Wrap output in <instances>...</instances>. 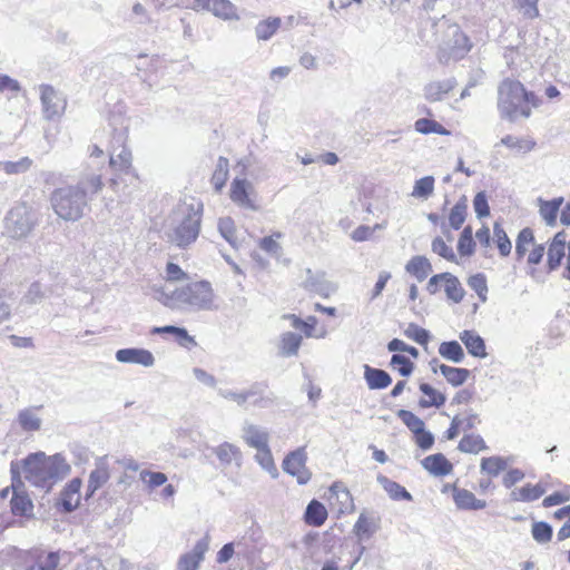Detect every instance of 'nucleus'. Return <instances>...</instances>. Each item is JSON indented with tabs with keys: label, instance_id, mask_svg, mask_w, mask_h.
Listing matches in <instances>:
<instances>
[{
	"label": "nucleus",
	"instance_id": "obj_46",
	"mask_svg": "<svg viewBox=\"0 0 570 570\" xmlns=\"http://www.w3.org/2000/svg\"><path fill=\"white\" fill-rule=\"evenodd\" d=\"M109 478L110 475L107 468L101 466L91 471L87 485V495H92L98 489L108 482Z\"/></svg>",
	"mask_w": 570,
	"mask_h": 570
},
{
	"label": "nucleus",
	"instance_id": "obj_47",
	"mask_svg": "<svg viewBox=\"0 0 570 570\" xmlns=\"http://www.w3.org/2000/svg\"><path fill=\"white\" fill-rule=\"evenodd\" d=\"M218 230L232 247L237 248L239 246L235 223L230 217H223L218 220Z\"/></svg>",
	"mask_w": 570,
	"mask_h": 570
},
{
	"label": "nucleus",
	"instance_id": "obj_62",
	"mask_svg": "<svg viewBox=\"0 0 570 570\" xmlns=\"http://www.w3.org/2000/svg\"><path fill=\"white\" fill-rule=\"evenodd\" d=\"M493 234L498 249H511V242L505 230L499 223L494 224Z\"/></svg>",
	"mask_w": 570,
	"mask_h": 570
},
{
	"label": "nucleus",
	"instance_id": "obj_52",
	"mask_svg": "<svg viewBox=\"0 0 570 570\" xmlns=\"http://www.w3.org/2000/svg\"><path fill=\"white\" fill-rule=\"evenodd\" d=\"M139 478L149 490L161 487L167 482V475L165 473L149 470H142Z\"/></svg>",
	"mask_w": 570,
	"mask_h": 570
},
{
	"label": "nucleus",
	"instance_id": "obj_43",
	"mask_svg": "<svg viewBox=\"0 0 570 570\" xmlns=\"http://www.w3.org/2000/svg\"><path fill=\"white\" fill-rule=\"evenodd\" d=\"M500 142L508 148L517 149L522 154L530 153L537 146V142L531 138H519L512 135L504 136Z\"/></svg>",
	"mask_w": 570,
	"mask_h": 570
},
{
	"label": "nucleus",
	"instance_id": "obj_37",
	"mask_svg": "<svg viewBox=\"0 0 570 570\" xmlns=\"http://www.w3.org/2000/svg\"><path fill=\"white\" fill-rule=\"evenodd\" d=\"M377 529V523L373 517L362 512L353 527L354 534L360 538H370Z\"/></svg>",
	"mask_w": 570,
	"mask_h": 570
},
{
	"label": "nucleus",
	"instance_id": "obj_53",
	"mask_svg": "<svg viewBox=\"0 0 570 570\" xmlns=\"http://www.w3.org/2000/svg\"><path fill=\"white\" fill-rule=\"evenodd\" d=\"M257 454H256V460L258 461V463L266 470L268 471L272 476H277L278 475V471H277V468H276V464L274 462V459H273V455H272V452L268 448V445H266V448L264 449H257Z\"/></svg>",
	"mask_w": 570,
	"mask_h": 570
},
{
	"label": "nucleus",
	"instance_id": "obj_17",
	"mask_svg": "<svg viewBox=\"0 0 570 570\" xmlns=\"http://www.w3.org/2000/svg\"><path fill=\"white\" fill-rule=\"evenodd\" d=\"M19 487L12 483V497L10 511L14 517L31 518L33 515V503L27 492L20 490L22 483L18 480Z\"/></svg>",
	"mask_w": 570,
	"mask_h": 570
},
{
	"label": "nucleus",
	"instance_id": "obj_26",
	"mask_svg": "<svg viewBox=\"0 0 570 570\" xmlns=\"http://www.w3.org/2000/svg\"><path fill=\"white\" fill-rule=\"evenodd\" d=\"M456 85L454 78L442 81H432L424 87V97L426 100L435 102L441 101Z\"/></svg>",
	"mask_w": 570,
	"mask_h": 570
},
{
	"label": "nucleus",
	"instance_id": "obj_35",
	"mask_svg": "<svg viewBox=\"0 0 570 570\" xmlns=\"http://www.w3.org/2000/svg\"><path fill=\"white\" fill-rule=\"evenodd\" d=\"M244 441L250 448L264 449L268 445V433L256 425H248L244 429Z\"/></svg>",
	"mask_w": 570,
	"mask_h": 570
},
{
	"label": "nucleus",
	"instance_id": "obj_14",
	"mask_svg": "<svg viewBox=\"0 0 570 570\" xmlns=\"http://www.w3.org/2000/svg\"><path fill=\"white\" fill-rule=\"evenodd\" d=\"M306 452L304 449H297L288 453L283 461V469L286 473L296 478L299 484H305L311 480L312 473L306 468Z\"/></svg>",
	"mask_w": 570,
	"mask_h": 570
},
{
	"label": "nucleus",
	"instance_id": "obj_10",
	"mask_svg": "<svg viewBox=\"0 0 570 570\" xmlns=\"http://www.w3.org/2000/svg\"><path fill=\"white\" fill-rule=\"evenodd\" d=\"M441 288L444 289L446 297L453 303H461L464 298L465 291L462 284L451 273L436 274L429 279L426 289L430 294H435Z\"/></svg>",
	"mask_w": 570,
	"mask_h": 570
},
{
	"label": "nucleus",
	"instance_id": "obj_9",
	"mask_svg": "<svg viewBox=\"0 0 570 570\" xmlns=\"http://www.w3.org/2000/svg\"><path fill=\"white\" fill-rule=\"evenodd\" d=\"M396 416L411 431L413 441L421 450H430L434 444L433 434L426 430L424 421L409 410H399Z\"/></svg>",
	"mask_w": 570,
	"mask_h": 570
},
{
	"label": "nucleus",
	"instance_id": "obj_59",
	"mask_svg": "<svg viewBox=\"0 0 570 570\" xmlns=\"http://www.w3.org/2000/svg\"><path fill=\"white\" fill-rule=\"evenodd\" d=\"M570 500V488L567 487L560 491H556L552 494L546 497L542 501L544 508L562 504Z\"/></svg>",
	"mask_w": 570,
	"mask_h": 570
},
{
	"label": "nucleus",
	"instance_id": "obj_55",
	"mask_svg": "<svg viewBox=\"0 0 570 570\" xmlns=\"http://www.w3.org/2000/svg\"><path fill=\"white\" fill-rule=\"evenodd\" d=\"M32 163V159L29 157H22L17 161H4L3 171L8 175L22 174L30 169Z\"/></svg>",
	"mask_w": 570,
	"mask_h": 570
},
{
	"label": "nucleus",
	"instance_id": "obj_41",
	"mask_svg": "<svg viewBox=\"0 0 570 570\" xmlns=\"http://www.w3.org/2000/svg\"><path fill=\"white\" fill-rule=\"evenodd\" d=\"M302 344V336L293 333L286 332L281 336L279 348L281 353L285 356L296 355L299 346Z\"/></svg>",
	"mask_w": 570,
	"mask_h": 570
},
{
	"label": "nucleus",
	"instance_id": "obj_38",
	"mask_svg": "<svg viewBox=\"0 0 570 570\" xmlns=\"http://www.w3.org/2000/svg\"><path fill=\"white\" fill-rule=\"evenodd\" d=\"M458 449L464 453L478 454L482 451H485L488 446L481 435L472 433L464 435L460 440Z\"/></svg>",
	"mask_w": 570,
	"mask_h": 570
},
{
	"label": "nucleus",
	"instance_id": "obj_7",
	"mask_svg": "<svg viewBox=\"0 0 570 570\" xmlns=\"http://www.w3.org/2000/svg\"><path fill=\"white\" fill-rule=\"evenodd\" d=\"M173 296L183 304L202 309L210 308L214 303V291L207 281L189 283L177 288Z\"/></svg>",
	"mask_w": 570,
	"mask_h": 570
},
{
	"label": "nucleus",
	"instance_id": "obj_24",
	"mask_svg": "<svg viewBox=\"0 0 570 570\" xmlns=\"http://www.w3.org/2000/svg\"><path fill=\"white\" fill-rule=\"evenodd\" d=\"M208 549L206 539L198 541L193 552L183 554L178 561V570H198L199 563L204 559V554Z\"/></svg>",
	"mask_w": 570,
	"mask_h": 570
},
{
	"label": "nucleus",
	"instance_id": "obj_8",
	"mask_svg": "<svg viewBox=\"0 0 570 570\" xmlns=\"http://www.w3.org/2000/svg\"><path fill=\"white\" fill-rule=\"evenodd\" d=\"M14 564L24 566L26 570H60V553L35 548L26 551Z\"/></svg>",
	"mask_w": 570,
	"mask_h": 570
},
{
	"label": "nucleus",
	"instance_id": "obj_54",
	"mask_svg": "<svg viewBox=\"0 0 570 570\" xmlns=\"http://www.w3.org/2000/svg\"><path fill=\"white\" fill-rule=\"evenodd\" d=\"M466 215L465 199L458 202L450 212L449 223L452 228L459 229L463 225Z\"/></svg>",
	"mask_w": 570,
	"mask_h": 570
},
{
	"label": "nucleus",
	"instance_id": "obj_23",
	"mask_svg": "<svg viewBox=\"0 0 570 570\" xmlns=\"http://www.w3.org/2000/svg\"><path fill=\"white\" fill-rule=\"evenodd\" d=\"M117 361L121 363H136L144 366H151L155 362L154 355L144 348H122L116 353Z\"/></svg>",
	"mask_w": 570,
	"mask_h": 570
},
{
	"label": "nucleus",
	"instance_id": "obj_30",
	"mask_svg": "<svg viewBox=\"0 0 570 570\" xmlns=\"http://www.w3.org/2000/svg\"><path fill=\"white\" fill-rule=\"evenodd\" d=\"M75 187L85 191V198L87 199L88 194H97L101 189V174L95 169L88 168L81 175L78 184Z\"/></svg>",
	"mask_w": 570,
	"mask_h": 570
},
{
	"label": "nucleus",
	"instance_id": "obj_33",
	"mask_svg": "<svg viewBox=\"0 0 570 570\" xmlns=\"http://www.w3.org/2000/svg\"><path fill=\"white\" fill-rule=\"evenodd\" d=\"M507 468L508 460L499 455L482 458L480 462L481 472L490 478L499 476Z\"/></svg>",
	"mask_w": 570,
	"mask_h": 570
},
{
	"label": "nucleus",
	"instance_id": "obj_64",
	"mask_svg": "<svg viewBox=\"0 0 570 570\" xmlns=\"http://www.w3.org/2000/svg\"><path fill=\"white\" fill-rule=\"evenodd\" d=\"M376 228H381V225H375L374 227H370V226H365V225L358 226L352 233V238L356 242L366 240L373 235V233Z\"/></svg>",
	"mask_w": 570,
	"mask_h": 570
},
{
	"label": "nucleus",
	"instance_id": "obj_48",
	"mask_svg": "<svg viewBox=\"0 0 570 570\" xmlns=\"http://www.w3.org/2000/svg\"><path fill=\"white\" fill-rule=\"evenodd\" d=\"M404 335L413 342L426 346L430 342V333L415 323H410L403 331Z\"/></svg>",
	"mask_w": 570,
	"mask_h": 570
},
{
	"label": "nucleus",
	"instance_id": "obj_44",
	"mask_svg": "<svg viewBox=\"0 0 570 570\" xmlns=\"http://www.w3.org/2000/svg\"><path fill=\"white\" fill-rule=\"evenodd\" d=\"M229 173V161L226 157L220 156L217 160L216 168L212 176V184L217 191L224 187Z\"/></svg>",
	"mask_w": 570,
	"mask_h": 570
},
{
	"label": "nucleus",
	"instance_id": "obj_51",
	"mask_svg": "<svg viewBox=\"0 0 570 570\" xmlns=\"http://www.w3.org/2000/svg\"><path fill=\"white\" fill-rule=\"evenodd\" d=\"M434 190L433 176H425L417 179L414 184L412 196L426 199Z\"/></svg>",
	"mask_w": 570,
	"mask_h": 570
},
{
	"label": "nucleus",
	"instance_id": "obj_1",
	"mask_svg": "<svg viewBox=\"0 0 570 570\" xmlns=\"http://www.w3.org/2000/svg\"><path fill=\"white\" fill-rule=\"evenodd\" d=\"M542 100L528 91L519 80L507 78L498 87V109L502 118L515 121L520 117L529 118L532 108H538Z\"/></svg>",
	"mask_w": 570,
	"mask_h": 570
},
{
	"label": "nucleus",
	"instance_id": "obj_42",
	"mask_svg": "<svg viewBox=\"0 0 570 570\" xmlns=\"http://www.w3.org/2000/svg\"><path fill=\"white\" fill-rule=\"evenodd\" d=\"M439 354L449 361L460 363L464 358V351L456 341L443 342L439 346Z\"/></svg>",
	"mask_w": 570,
	"mask_h": 570
},
{
	"label": "nucleus",
	"instance_id": "obj_60",
	"mask_svg": "<svg viewBox=\"0 0 570 570\" xmlns=\"http://www.w3.org/2000/svg\"><path fill=\"white\" fill-rule=\"evenodd\" d=\"M473 207L479 218L490 215V207L484 191H480L475 195L473 199Z\"/></svg>",
	"mask_w": 570,
	"mask_h": 570
},
{
	"label": "nucleus",
	"instance_id": "obj_11",
	"mask_svg": "<svg viewBox=\"0 0 570 570\" xmlns=\"http://www.w3.org/2000/svg\"><path fill=\"white\" fill-rule=\"evenodd\" d=\"M39 94L45 119L52 120L62 116L67 101L61 92L51 85L42 83L39 86Z\"/></svg>",
	"mask_w": 570,
	"mask_h": 570
},
{
	"label": "nucleus",
	"instance_id": "obj_13",
	"mask_svg": "<svg viewBox=\"0 0 570 570\" xmlns=\"http://www.w3.org/2000/svg\"><path fill=\"white\" fill-rule=\"evenodd\" d=\"M229 197L232 202L240 208L252 212L259 209L255 188L253 184L245 178H234L230 184Z\"/></svg>",
	"mask_w": 570,
	"mask_h": 570
},
{
	"label": "nucleus",
	"instance_id": "obj_39",
	"mask_svg": "<svg viewBox=\"0 0 570 570\" xmlns=\"http://www.w3.org/2000/svg\"><path fill=\"white\" fill-rule=\"evenodd\" d=\"M406 271L417 281H424L432 272V266L425 257L415 256L407 263Z\"/></svg>",
	"mask_w": 570,
	"mask_h": 570
},
{
	"label": "nucleus",
	"instance_id": "obj_3",
	"mask_svg": "<svg viewBox=\"0 0 570 570\" xmlns=\"http://www.w3.org/2000/svg\"><path fill=\"white\" fill-rule=\"evenodd\" d=\"M23 476L32 485L49 490L58 479L59 466L57 456L45 453L29 454L21 462Z\"/></svg>",
	"mask_w": 570,
	"mask_h": 570
},
{
	"label": "nucleus",
	"instance_id": "obj_25",
	"mask_svg": "<svg viewBox=\"0 0 570 570\" xmlns=\"http://www.w3.org/2000/svg\"><path fill=\"white\" fill-rule=\"evenodd\" d=\"M459 338L470 355L478 358L488 356L484 340L475 331L465 330L460 333Z\"/></svg>",
	"mask_w": 570,
	"mask_h": 570
},
{
	"label": "nucleus",
	"instance_id": "obj_50",
	"mask_svg": "<svg viewBox=\"0 0 570 570\" xmlns=\"http://www.w3.org/2000/svg\"><path fill=\"white\" fill-rule=\"evenodd\" d=\"M215 454L222 463L229 464L240 456V451L230 443H223L215 449Z\"/></svg>",
	"mask_w": 570,
	"mask_h": 570
},
{
	"label": "nucleus",
	"instance_id": "obj_31",
	"mask_svg": "<svg viewBox=\"0 0 570 570\" xmlns=\"http://www.w3.org/2000/svg\"><path fill=\"white\" fill-rule=\"evenodd\" d=\"M439 371L445 381L454 387L463 385L471 376L470 370L446 364H440Z\"/></svg>",
	"mask_w": 570,
	"mask_h": 570
},
{
	"label": "nucleus",
	"instance_id": "obj_4",
	"mask_svg": "<svg viewBox=\"0 0 570 570\" xmlns=\"http://www.w3.org/2000/svg\"><path fill=\"white\" fill-rule=\"evenodd\" d=\"M50 205L59 218L76 222L83 216L87 199L85 191L73 186H66L51 193Z\"/></svg>",
	"mask_w": 570,
	"mask_h": 570
},
{
	"label": "nucleus",
	"instance_id": "obj_6",
	"mask_svg": "<svg viewBox=\"0 0 570 570\" xmlns=\"http://www.w3.org/2000/svg\"><path fill=\"white\" fill-rule=\"evenodd\" d=\"M387 350L393 353L390 367L403 377H409L415 370L419 351L400 338H393L387 343Z\"/></svg>",
	"mask_w": 570,
	"mask_h": 570
},
{
	"label": "nucleus",
	"instance_id": "obj_49",
	"mask_svg": "<svg viewBox=\"0 0 570 570\" xmlns=\"http://www.w3.org/2000/svg\"><path fill=\"white\" fill-rule=\"evenodd\" d=\"M299 331H302L306 337L322 338L326 335L325 327L318 326V321L314 316H308L305 321H302Z\"/></svg>",
	"mask_w": 570,
	"mask_h": 570
},
{
	"label": "nucleus",
	"instance_id": "obj_5",
	"mask_svg": "<svg viewBox=\"0 0 570 570\" xmlns=\"http://www.w3.org/2000/svg\"><path fill=\"white\" fill-rule=\"evenodd\" d=\"M38 213L27 203H18L4 217V233L8 237H27L38 224Z\"/></svg>",
	"mask_w": 570,
	"mask_h": 570
},
{
	"label": "nucleus",
	"instance_id": "obj_34",
	"mask_svg": "<svg viewBox=\"0 0 570 570\" xmlns=\"http://www.w3.org/2000/svg\"><path fill=\"white\" fill-rule=\"evenodd\" d=\"M377 480H379L380 484L382 485V488L384 489V491L389 494V497L392 500L412 501L411 493L404 487H402L400 483H397L393 480H390L389 478H386L384 475L379 476Z\"/></svg>",
	"mask_w": 570,
	"mask_h": 570
},
{
	"label": "nucleus",
	"instance_id": "obj_58",
	"mask_svg": "<svg viewBox=\"0 0 570 570\" xmlns=\"http://www.w3.org/2000/svg\"><path fill=\"white\" fill-rule=\"evenodd\" d=\"M532 537L539 543H547L552 538V528L543 522H534L532 524Z\"/></svg>",
	"mask_w": 570,
	"mask_h": 570
},
{
	"label": "nucleus",
	"instance_id": "obj_32",
	"mask_svg": "<svg viewBox=\"0 0 570 570\" xmlns=\"http://www.w3.org/2000/svg\"><path fill=\"white\" fill-rule=\"evenodd\" d=\"M151 334H169L175 337L177 343L180 346L184 347H191L196 345V342L193 336L188 334V332L185 328L173 326V325H166V326H158L154 327L150 331Z\"/></svg>",
	"mask_w": 570,
	"mask_h": 570
},
{
	"label": "nucleus",
	"instance_id": "obj_21",
	"mask_svg": "<svg viewBox=\"0 0 570 570\" xmlns=\"http://www.w3.org/2000/svg\"><path fill=\"white\" fill-rule=\"evenodd\" d=\"M82 482L79 478L70 480L60 494V505L66 512L76 510L81 501V489Z\"/></svg>",
	"mask_w": 570,
	"mask_h": 570
},
{
	"label": "nucleus",
	"instance_id": "obj_36",
	"mask_svg": "<svg viewBox=\"0 0 570 570\" xmlns=\"http://www.w3.org/2000/svg\"><path fill=\"white\" fill-rule=\"evenodd\" d=\"M540 202V215L548 226H554L557 223L558 212L560 206L563 203L562 197L553 198L551 200H542Z\"/></svg>",
	"mask_w": 570,
	"mask_h": 570
},
{
	"label": "nucleus",
	"instance_id": "obj_29",
	"mask_svg": "<svg viewBox=\"0 0 570 570\" xmlns=\"http://www.w3.org/2000/svg\"><path fill=\"white\" fill-rule=\"evenodd\" d=\"M328 517V512L323 503L312 500L305 510L304 521L311 527H322Z\"/></svg>",
	"mask_w": 570,
	"mask_h": 570
},
{
	"label": "nucleus",
	"instance_id": "obj_2",
	"mask_svg": "<svg viewBox=\"0 0 570 570\" xmlns=\"http://www.w3.org/2000/svg\"><path fill=\"white\" fill-rule=\"evenodd\" d=\"M203 203L195 198H185L174 208L167 236L178 247L188 246L199 235Z\"/></svg>",
	"mask_w": 570,
	"mask_h": 570
},
{
	"label": "nucleus",
	"instance_id": "obj_12",
	"mask_svg": "<svg viewBox=\"0 0 570 570\" xmlns=\"http://www.w3.org/2000/svg\"><path fill=\"white\" fill-rule=\"evenodd\" d=\"M127 136L124 131H116L111 139L109 150V166L120 173H128L131 168V151L126 147Z\"/></svg>",
	"mask_w": 570,
	"mask_h": 570
},
{
	"label": "nucleus",
	"instance_id": "obj_15",
	"mask_svg": "<svg viewBox=\"0 0 570 570\" xmlns=\"http://www.w3.org/2000/svg\"><path fill=\"white\" fill-rule=\"evenodd\" d=\"M449 491L452 493V499L460 510L476 511L483 510L487 507L485 500L478 499L472 491L460 488L456 483L445 484L443 487V493Z\"/></svg>",
	"mask_w": 570,
	"mask_h": 570
},
{
	"label": "nucleus",
	"instance_id": "obj_22",
	"mask_svg": "<svg viewBox=\"0 0 570 570\" xmlns=\"http://www.w3.org/2000/svg\"><path fill=\"white\" fill-rule=\"evenodd\" d=\"M422 466L434 476H445L453 471V464L443 453H434L422 460Z\"/></svg>",
	"mask_w": 570,
	"mask_h": 570
},
{
	"label": "nucleus",
	"instance_id": "obj_20",
	"mask_svg": "<svg viewBox=\"0 0 570 570\" xmlns=\"http://www.w3.org/2000/svg\"><path fill=\"white\" fill-rule=\"evenodd\" d=\"M446 32L448 36L451 37V40L446 45L451 50V55L455 59L464 57L472 47L469 38L461 31L458 24H449Z\"/></svg>",
	"mask_w": 570,
	"mask_h": 570
},
{
	"label": "nucleus",
	"instance_id": "obj_18",
	"mask_svg": "<svg viewBox=\"0 0 570 570\" xmlns=\"http://www.w3.org/2000/svg\"><path fill=\"white\" fill-rule=\"evenodd\" d=\"M328 501L336 507L340 513L351 512L354 508L353 497L342 482H334L330 487Z\"/></svg>",
	"mask_w": 570,
	"mask_h": 570
},
{
	"label": "nucleus",
	"instance_id": "obj_56",
	"mask_svg": "<svg viewBox=\"0 0 570 570\" xmlns=\"http://www.w3.org/2000/svg\"><path fill=\"white\" fill-rule=\"evenodd\" d=\"M468 285L478 294L481 302L487 301L488 284L483 274L472 275L468 279Z\"/></svg>",
	"mask_w": 570,
	"mask_h": 570
},
{
	"label": "nucleus",
	"instance_id": "obj_57",
	"mask_svg": "<svg viewBox=\"0 0 570 570\" xmlns=\"http://www.w3.org/2000/svg\"><path fill=\"white\" fill-rule=\"evenodd\" d=\"M18 420L24 431H38L41 425L40 419L29 410L20 412Z\"/></svg>",
	"mask_w": 570,
	"mask_h": 570
},
{
	"label": "nucleus",
	"instance_id": "obj_63",
	"mask_svg": "<svg viewBox=\"0 0 570 570\" xmlns=\"http://www.w3.org/2000/svg\"><path fill=\"white\" fill-rule=\"evenodd\" d=\"M524 478L523 471L520 469H511L507 471L503 476L502 483L505 488L510 489L515 485L518 482L522 481Z\"/></svg>",
	"mask_w": 570,
	"mask_h": 570
},
{
	"label": "nucleus",
	"instance_id": "obj_28",
	"mask_svg": "<svg viewBox=\"0 0 570 570\" xmlns=\"http://www.w3.org/2000/svg\"><path fill=\"white\" fill-rule=\"evenodd\" d=\"M544 488L540 483H527L511 491L510 498L514 502H531L543 495Z\"/></svg>",
	"mask_w": 570,
	"mask_h": 570
},
{
	"label": "nucleus",
	"instance_id": "obj_40",
	"mask_svg": "<svg viewBox=\"0 0 570 570\" xmlns=\"http://www.w3.org/2000/svg\"><path fill=\"white\" fill-rule=\"evenodd\" d=\"M281 23V18H267L259 21L255 27L256 38L263 41L269 40L279 29Z\"/></svg>",
	"mask_w": 570,
	"mask_h": 570
},
{
	"label": "nucleus",
	"instance_id": "obj_27",
	"mask_svg": "<svg viewBox=\"0 0 570 570\" xmlns=\"http://www.w3.org/2000/svg\"><path fill=\"white\" fill-rule=\"evenodd\" d=\"M364 379L371 390H383L392 383V377L386 371L370 365L364 367Z\"/></svg>",
	"mask_w": 570,
	"mask_h": 570
},
{
	"label": "nucleus",
	"instance_id": "obj_19",
	"mask_svg": "<svg viewBox=\"0 0 570 570\" xmlns=\"http://www.w3.org/2000/svg\"><path fill=\"white\" fill-rule=\"evenodd\" d=\"M419 391L421 396L419 397L417 405L420 409H440L446 402V396L444 393L432 386L430 383L420 382Z\"/></svg>",
	"mask_w": 570,
	"mask_h": 570
},
{
	"label": "nucleus",
	"instance_id": "obj_61",
	"mask_svg": "<svg viewBox=\"0 0 570 570\" xmlns=\"http://www.w3.org/2000/svg\"><path fill=\"white\" fill-rule=\"evenodd\" d=\"M166 281L181 282L188 278L187 274L175 263H167L166 265Z\"/></svg>",
	"mask_w": 570,
	"mask_h": 570
},
{
	"label": "nucleus",
	"instance_id": "obj_45",
	"mask_svg": "<svg viewBox=\"0 0 570 570\" xmlns=\"http://www.w3.org/2000/svg\"><path fill=\"white\" fill-rule=\"evenodd\" d=\"M414 128L417 132L423 134V135H429V134H438V135H442V136L450 135V131L445 127H443L440 122L432 120V119H428V118L417 119L414 124Z\"/></svg>",
	"mask_w": 570,
	"mask_h": 570
},
{
	"label": "nucleus",
	"instance_id": "obj_16",
	"mask_svg": "<svg viewBox=\"0 0 570 570\" xmlns=\"http://www.w3.org/2000/svg\"><path fill=\"white\" fill-rule=\"evenodd\" d=\"M193 9L207 10L224 20H237L236 7L229 0H194Z\"/></svg>",
	"mask_w": 570,
	"mask_h": 570
}]
</instances>
